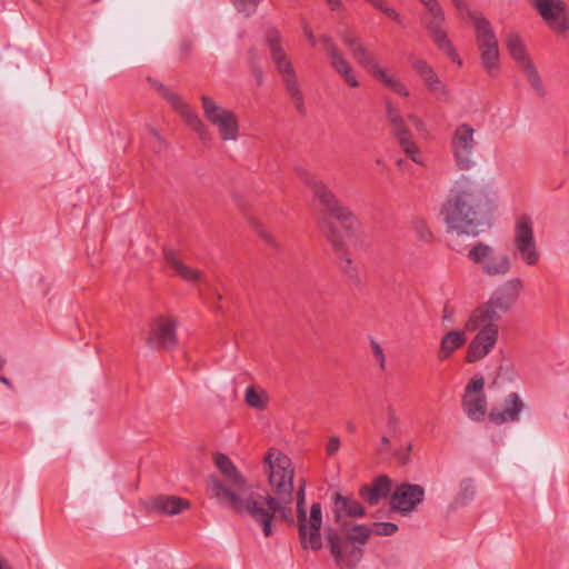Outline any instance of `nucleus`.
I'll list each match as a JSON object with an SVG mask.
<instances>
[{"label":"nucleus","mask_w":569,"mask_h":569,"mask_svg":"<svg viewBox=\"0 0 569 569\" xmlns=\"http://www.w3.org/2000/svg\"><path fill=\"white\" fill-rule=\"evenodd\" d=\"M412 69L419 74L428 90L440 101L450 100L448 87L439 79L430 64L421 59L411 60Z\"/></svg>","instance_id":"obj_22"},{"label":"nucleus","mask_w":569,"mask_h":569,"mask_svg":"<svg viewBox=\"0 0 569 569\" xmlns=\"http://www.w3.org/2000/svg\"><path fill=\"white\" fill-rule=\"evenodd\" d=\"M329 551L340 569H351L358 566L363 557V548L355 545L350 539L328 531L326 535Z\"/></svg>","instance_id":"obj_14"},{"label":"nucleus","mask_w":569,"mask_h":569,"mask_svg":"<svg viewBox=\"0 0 569 569\" xmlns=\"http://www.w3.org/2000/svg\"><path fill=\"white\" fill-rule=\"evenodd\" d=\"M250 57H251V63H252V72L257 79V82L258 84H261L262 83V71L260 68H257L253 66V62L254 60L257 59V51L256 50H250Z\"/></svg>","instance_id":"obj_44"},{"label":"nucleus","mask_w":569,"mask_h":569,"mask_svg":"<svg viewBox=\"0 0 569 569\" xmlns=\"http://www.w3.org/2000/svg\"><path fill=\"white\" fill-rule=\"evenodd\" d=\"M166 262L176 271V273L186 281H196L200 279V272L197 269H192L186 266L178 259V256L172 250L164 251Z\"/></svg>","instance_id":"obj_32"},{"label":"nucleus","mask_w":569,"mask_h":569,"mask_svg":"<svg viewBox=\"0 0 569 569\" xmlns=\"http://www.w3.org/2000/svg\"><path fill=\"white\" fill-rule=\"evenodd\" d=\"M426 9L428 11L426 29L431 34L438 48L441 49L447 56H449L452 61L461 64V60L459 59L452 42L448 38L446 30L442 28L446 19L442 7L439 2H436Z\"/></svg>","instance_id":"obj_16"},{"label":"nucleus","mask_w":569,"mask_h":569,"mask_svg":"<svg viewBox=\"0 0 569 569\" xmlns=\"http://www.w3.org/2000/svg\"><path fill=\"white\" fill-rule=\"evenodd\" d=\"M413 230L419 240L429 242L432 238V232L423 219L417 218L412 221Z\"/></svg>","instance_id":"obj_36"},{"label":"nucleus","mask_w":569,"mask_h":569,"mask_svg":"<svg viewBox=\"0 0 569 569\" xmlns=\"http://www.w3.org/2000/svg\"><path fill=\"white\" fill-rule=\"evenodd\" d=\"M214 462L220 472L227 478L230 489L236 492H242L246 489V480L234 467L230 458L223 453H219L214 458Z\"/></svg>","instance_id":"obj_27"},{"label":"nucleus","mask_w":569,"mask_h":569,"mask_svg":"<svg viewBox=\"0 0 569 569\" xmlns=\"http://www.w3.org/2000/svg\"><path fill=\"white\" fill-rule=\"evenodd\" d=\"M204 118L218 130L223 141H236L239 137L238 116L229 109L219 106L211 97L201 96Z\"/></svg>","instance_id":"obj_7"},{"label":"nucleus","mask_w":569,"mask_h":569,"mask_svg":"<svg viewBox=\"0 0 569 569\" xmlns=\"http://www.w3.org/2000/svg\"><path fill=\"white\" fill-rule=\"evenodd\" d=\"M495 200L483 187L469 180L458 182L443 203L441 214L450 231L477 236L491 216Z\"/></svg>","instance_id":"obj_2"},{"label":"nucleus","mask_w":569,"mask_h":569,"mask_svg":"<svg viewBox=\"0 0 569 569\" xmlns=\"http://www.w3.org/2000/svg\"><path fill=\"white\" fill-rule=\"evenodd\" d=\"M367 71L391 91L403 97L409 96V90L405 83L390 73L386 68L380 66L378 61H376Z\"/></svg>","instance_id":"obj_29"},{"label":"nucleus","mask_w":569,"mask_h":569,"mask_svg":"<svg viewBox=\"0 0 569 569\" xmlns=\"http://www.w3.org/2000/svg\"><path fill=\"white\" fill-rule=\"evenodd\" d=\"M535 8L546 21V23L556 31H563L569 28L565 18V8L559 0H532Z\"/></svg>","instance_id":"obj_23"},{"label":"nucleus","mask_w":569,"mask_h":569,"mask_svg":"<svg viewBox=\"0 0 569 569\" xmlns=\"http://www.w3.org/2000/svg\"><path fill=\"white\" fill-rule=\"evenodd\" d=\"M372 533L377 536H392L398 531V526L393 522H376L370 527Z\"/></svg>","instance_id":"obj_38"},{"label":"nucleus","mask_w":569,"mask_h":569,"mask_svg":"<svg viewBox=\"0 0 569 569\" xmlns=\"http://www.w3.org/2000/svg\"><path fill=\"white\" fill-rule=\"evenodd\" d=\"M327 4L331 8V10H339L342 6L341 0H326Z\"/></svg>","instance_id":"obj_48"},{"label":"nucleus","mask_w":569,"mask_h":569,"mask_svg":"<svg viewBox=\"0 0 569 569\" xmlns=\"http://www.w3.org/2000/svg\"><path fill=\"white\" fill-rule=\"evenodd\" d=\"M460 486H461V491L459 493L458 501H460L461 503H465L473 497L475 491H473L472 481L469 479L463 480Z\"/></svg>","instance_id":"obj_40"},{"label":"nucleus","mask_w":569,"mask_h":569,"mask_svg":"<svg viewBox=\"0 0 569 569\" xmlns=\"http://www.w3.org/2000/svg\"><path fill=\"white\" fill-rule=\"evenodd\" d=\"M475 134L476 130L466 122L458 124L452 131L450 147L455 163L460 170H470L476 164L478 142Z\"/></svg>","instance_id":"obj_9"},{"label":"nucleus","mask_w":569,"mask_h":569,"mask_svg":"<svg viewBox=\"0 0 569 569\" xmlns=\"http://www.w3.org/2000/svg\"><path fill=\"white\" fill-rule=\"evenodd\" d=\"M284 89L299 114H306L305 96L301 90L296 70L281 74Z\"/></svg>","instance_id":"obj_31"},{"label":"nucleus","mask_w":569,"mask_h":569,"mask_svg":"<svg viewBox=\"0 0 569 569\" xmlns=\"http://www.w3.org/2000/svg\"><path fill=\"white\" fill-rule=\"evenodd\" d=\"M475 34L482 67L490 77H495L499 69V46L489 20L477 19Z\"/></svg>","instance_id":"obj_10"},{"label":"nucleus","mask_w":569,"mask_h":569,"mask_svg":"<svg viewBox=\"0 0 569 569\" xmlns=\"http://www.w3.org/2000/svg\"><path fill=\"white\" fill-rule=\"evenodd\" d=\"M305 183L311 189L315 198L326 211V214L319 218L321 233L339 254L341 269L350 277H356L357 271L352 267V261L346 251L345 242L331 218L340 222L350 234H355L359 228L360 223L358 218L336 197L328 184L322 180L307 176Z\"/></svg>","instance_id":"obj_3"},{"label":"nucleus","mask_w":569,"mask_h":569,"mask_svg":"<svg viewBox=\"0 0 569 569\" xmlns=\"http://www.w3.org/2000/svg\"><path fill=\"white\" fill-rule=\"evenodd\" d=\"M390 491L391 481L389 477L381 475L375 478L371 483L363 485L359 490V495L368 505L376 506L387 498Z\"/></svg>","instance_id":"obj_26"},{"label":"nucleus","mask_w":569,"mask_h":569,"mask_svg":"<svg viewBox=\"0 0 569 569\" xmlns=\"http://www.w3.org/2000/svg\"><path fill=\"white\" fill-rule=\"evenodd\" d=\"M410 450H411V446L409 445L406 449H401V450L396 451V457L398 458V460L401 463L405 465V463H407L409 461Z\"/></svg>","instance_id":"obj_45"},{"label":"nucleus","mask_w":569,"mask_h":569,"mask_svg":"<svg viewBox=\"0 0 569 569\" xmlns=\"http://www.w3.org/2000/svg\"><path fill=\"white\" fill-rule=\"evenodd\" d=\"M264 41L269 48L271 60L276 64L280 74L295 70L291 61L283 50L281 34L277 29H268L266 31Z\"/></svg>","instance_id":"obj_25"},{"label":"nucleus","mask_w":569,"mask_h":569,"mask_svg":"<svg viewBox=\"0 0 569 569\" xmlns=\"http://www.w3.org/2000/svg\"><path fill=\"white\" fill-rule=\"evenodd\" d=\"M0 569H11L6 565V562L0 558Z\"/></svg>","instance_id":"obj_55"},{"label":"nucleus","mask_w":569,"mask_h":569,"mask_svg":"<svg viewBox=\"0 0 569 569\" xmlns=\"http://www.w3.org/2000/svg\"><path fill=\"white\" fill-rule=\"evenodd\" d=\"M346 428L350 433H355L357 431V427L352 421H348Z\"/></svg>","instance_id":"obj_51"},{"label":"nucleus","mask_w":569,"mask_h":569,"mask_svg":"<svg viewBox=\"0 0 569 569\" xmlns=\"http://www.w3.org/2000/svg\"><path fill=\"white\" fill-rule=\"evenodd\" d=\"M231 2L239 12L250 16L257 10L260 0H231Z\"/></svg>","instance_id":"obj_37"},{"label":"nucleus","mask_w":569,"mask_h":569,"mask_svg":"<svg viewBox=\"0 0 569 569\" xmlns=\"http://www.w3.org/2000/svg\"><path fill=\"white\" fill-rule=\"evenodd\" d=\"M458 11V14L460 18L465 19V18H469L472 22H473V26L476 27V21L477 19H486L483 16L479 14V13H476L473 12L469 6L467 4V10H457Z\"/></svg>","instance_id":"obj_42"},{"label":"nucleus","mask_w":569,"mask_h":569,"mask_svg":"<svg viewBox=\"0 0 569 569\" xmlns=\"http://www.w3.org/2000/svg\"><path fill=\"white\" fill-rule=\"evenodd\" d=\"M525 402L517 392L509 393L502 401V407H492L488 413L489 421L493 425L516 422L520 419V412L525 409Z\"/></svg>","instance_id":"obj_21"},{"label":"nucleus","mask_w":569,"mask_h":569,"mask_svg":"<svg viewBox=\"0 0 569 569\" xmlns=\"http://www.w3.org/2000/svg\"><path fill=\"white\" fill-rule=\"evenodd\" d=\"M348 50L357 60V62L366 70L372 67V64L377 61L375 56L365 47L360 38H358L356 42H353L352 46L348 48Z\"/></svg>","instance_id":"obj_33"},{"label":"nucleus","mask_w":569,"mask_h":569,"mask_svg":"<svg viewBox=\"0 0 569 569\" xmlns=\"http://www.w3.org/2000/svg\"><path fill=\"white\" fill-rule=\"evenodd\" d=\"M0 382L4 383L8 387H11L10 380L4 376H0Z\"/></svg>","instance_id":"obj_54"},{"label":"nucleus","mask_w":569,"mask_h":569,"mask_svg":"<svg viewBox=\"0 0 569 569\" xmlns=\"http://www.w3.org/2000/svg\"><path fill=\"white\" fill-rule=\"evenodd\" d=\"M246 403L258 410H263L268 406V395L264 390H257L253 386H249L244 393Z\"/></svg>","instance_id":"obj_34"},{"label":"nucleus","mask_w":569,"mask_h":569,"mask_svg":"<svg viewBox=\"0 0 569 569\" xmlns=\"http://www.w3.org/2000/svg\"><path fill=\"white\" fill-rule=\"evenodd\" d=\"M467 341L465 330H450L442 336L437 353L439 360L449 359Z\"/></svg>","instance_id":"obj_30"},{"label":"nucleus","mask_w":569,"mask_h":569,"mask_svg":"<svg viewBox=\"0 0 569 569\" xmlns=\"http://www.w3.org/2000/svg\"><path fill=\"white\" fill-rule=\"evenodd\" d=\"M264 462L269 469V483L274 497L252 493L241 498L217 478L209 480V488L220 503L239 513L248 515L261 529L262 535L269 538L274 533L277 522L287 519L291 513L289 505L293 498V468L286 455L272 449L268 451Z\"/></svg>","instance_id":"obj_1"},{"label":"nucleus","mask_w":569,"mask_h":569,"mask_svg":"<svg viewBox=\"0 0 569 569\" xmlns=\"http://www.w3.org/2000/svg\"><path fill=\"white\" fill-rule=\"evenodd\" d=\"M451 1H452L453 7L457 10H467V3L465 2V0H451Z\"/></svg>","instance_id":"obj_50"},{"label":"nucleus","mask_w":569,"mask_h":569,"mask_svg":"<svg viewBox=\"0 0 569 569\" xmlns=\"http://www.w3.org/2000/svg\"><path fill=\"white\" fill-rule=\"evenodd\" d=\"M320 42L322 43L323 50L330 59V64L336 72L345 79L348 86L352 88L359 87V82L352 72L349 61L345 58L343 53L333 42L331 37L325 34L320 38Z\"/></svg>","instance_id":"obj_20"},{"label":"nucleus","mask_w":569,"mask_h":569,"mask_svg":"<svg viewBox=\"0 0 569 569\" xmlns=\"http://www.w3.org/2000/svg\"><path fill=\"white\" fill-rule=\"evenodd\" d=\"M485 379L481 375H475L467 383L461 405L463 412L472 420L480 422L487 415V397L483 392Z\"/></svg>","instance_id":"obj_15"},{"label":"nucleus","mask_w":569,"mask_h":569,"mask_svg":"<svg viewBox=\"0 0 569 569\" xmlns=\"http://www.w3.org/2000/svg\"><path fill=\"white\" fill-rule=\"evenodd\" d=\"M335 516L339 521L340 517L360 518L365 516V508L351 496H343L340 492L333 495Z\"/></svg>","instance_id":"obj_28"},{"label":"nucleus","mask_w":569,"mask_h":569,"mask_svg":"<svg viewBox=\"0 0 569 569\" xmlns=\"http://www.w3.org/2000/svg\"><path fill=\"white\" fill-rule=\"evenodd\" d=\"M408 119L416 126L417 129H422L423 121L415 114H410Z\"/></svg>","instance_id":"obj_47"},{"label":"nucleus","mask_w":569,"mask_h":569,"mask_svg":"<svg viewBox=\"0 0 569 569\" xmlns=\"http://www.w3.org/2000/svg\"><path fill=\"white\" fill-rule=\"evenodd\" d=\"M425 489L419 485L402 483L396 488L391 496V509L406 516L423 501Z\"/></svg>","instance_id":"obj_19"},{"label":"nucleus","mask_w":569,"mask_h":569,"mask_svg":"<svg viewBox=\"0 0 569 569\" xmlns=\"http://www.w3.org/2000/svg\"><path fill=\"white\" fill-rule=\"evenodd\" d=\"M261 236L268 241V242H271V239L269 238V236L264 234V233H261Z\"/></svg>","instance_id":"obj_56"},{"label":"nucleus","mask_w":569,"mask_h":569,"mask_svg":"<svg viewBox=\"0 0 569 569\" xmlns=\"http://www.w3.org/2000/svg\"><path fill=\"white\" fill-rule=\"evenodd\" d=\"M426 8L432 6V3L438 2V0H420Z\"/></svg>","instance_id":"obj_53"},{"label":"nucleus","mask_w":569,"mask_h":569,"mask_svg":"<svg viewBox=\"0 0 569 569\" xmlns=\"http://www.w3.org/2000/svg\"><path fill=\"white\" fill-rule=\"evenodd\" d=\"M149 81L150 84L158 91V93L181 116L184 122L198 133L201 141H210L211 134L207 126L178 93L171 91L167 86L158 80L150 79Z\"/></svg>","instance_id":"obj_12"},{"label":"nucleus","mask_w":569,"mask_h":569,"mask_svg":"<svg viewBox=\"0 0 569 569\" xmlns=\"http://www.w3.org/2000/svg\"><path fill=\"white\" fill-rule=\"evenodd\" d=\"M146 506L151 512L164 516H176L190 509V501L177 496L158 495L150 498Z\"/></svg>","instance_id":"obj_24"},{"label":"nucleus","mask_w":569,"mask_h":569,"mask_svg":"<svg viewBox=\"0 0 569 569\" xmlns=\"http://www.w3.org/2000/svg\"><path fill=\"white\" fill-rule=\"evenodd\" d=\"M389 425H390L391 427H395V426L397 425V418H396V416H395L393 413H391V415L389 416Z\"/></svg>","instance_id":"obj_52"},{"label":"nucleus","mask_w":569,"mask_h":569,"mask_svg":"<svg viewBox=\"0 0 569 569\" xmlns=\"http://www.w3.org/2000/svg\"><path fill=\"white\" fill-rule=\"evenodd\" d=\"M371 533L372 530L370 527L365 525H355L345 537L350 539L355 545L363 548Z\"/></svg>","instance_id":"obj_35"},{"label":"nucleus","mask_w":569,"mask_h":569,"mask_svg":"<svg viewBox=\"0 0 569 569\" xmlns=\"http://www.w3.org/2000/svg\"><path fill=\"white\" fill-rule=\"evenodd\" d=\"M303 32H305V36L307 37L308 41L310 42V44L316 46L317 40H316V37L309 26L306 24L303 27Z\"/></svg>","instance_id":"obj_46"},{"label":"nucleus","mask_w":569,"mask_h":569,"mask_svg":"<svg viewBox=\"0 0 569 569\" xmlns=\"http://www.w3.org/2000/svg\"><path fill=\"white\" fill-rule=\"evenodd\" d=\"M370 348H371L373 357L376 358L377 362L379 363L380 369L385 370L387 360H386V355H385L382 347L375 339L371 338L370 339Z\"/></svg>","instance_id":"obj_39"},{"label":"nucleus","mask_w":569,"mask_h":569,"mask_svg":"<svg viewBox=\"0 0 569 569\" xmlns=\"http://www.w3.org/2000/svg\"><path fill=\"white\" fill-rule=\"evenodd\" d=\"M513 256L527 266H536L540 260L537 247L533 221L530 216L521 214L516 219L513 227Z\"/></svg>","instance_id":"obj_8"},{"label":"nucleus","mask_w":569,"mask_h":569,"mask_svg":"<svg viewBox=\"0 0 569 569\" xmlns=\"http://www.w3.org/2000/svg\"><path fill=\"white\" fill-rule=\"evenodd\" d=\"M506 46L512 59L523 70L531 87L537 91L539 96H543L545 92L542 81L533 63L530 61L526 51L525 43L519 34L509 33L506 39Z\"/></svg>","instance_id":"obj_17"},{"label":"nucleus","mask_w":569,"mask_h":569,"mask_svg":"<svg viewBox=\"0 0 569 569\" xmlns=\"http://www.w3.org/2000/svg\"><path fill=\"white\" fill-rule=\"evenodd\" d=\"M338 36L347 48H350L353 42L359 38L355 31L345 28L338 31Z\"/></svg>","instance_id":"obj_41"},{"label":"nucleus","mask_w":569,"mask_h":569,"mask_svg":"<svg viewBox=\"0 0 569 569\" xmlns=\"http://www.w3.org/2000/svg\"><path fill=\"white\" fill-rule=\"evenodd\" d=\"M386 112L391 128V133L396 138L399 147L410 160L415 163L422 164L419 148L400 111L390 101H387Z\"/></svg>","instance_id":"obj_13"},{"label":"nucleus","mask_w":569,"mask_h":569,"mask_svg":"<svg viewBox=\"0 0 569 569\" xmlns=\"http://www.w3.org/2000/svg\"><path fill=\"white\" fill-rule=\"evenodd\" d=\"M465 331H476V336L469 342L466 361L475 363L487 357L497 346L499 338V325L489 318H485L475 311H471L465 322Z\"/></svg>","instance_id":"obj_4"},{"label":"nucleus","mask_w":569,"mask_h":569,"mask_svg":"<svg viewBox=\"0 0 569 569\" xmlns=\"http://www.w3.org/2000/svg\"><path fill=\"white\" fill-rule=\"evenodd\" d=\"M6 363V360L3 358L0 359V368L2 369Z\"/></svg>","instance_id":"obj_57"},{"label":"nucleus","mask_w":569,"mask_h":569,"mask_svg":"<svg viewBox=\"0 0 569 569\" xmlns=\"http://www.w3.org/2000/svg\"><path fill=\"white\" fill-rule=\"evenodd\" d=\"M523 288V281L520 278H511L501 283L488 301L479 305L472 311L498 322L501 316L513 307Z\"/></svg>","instance_id":"obj_6"},{"label":"nucleus","mask_w":569,"mask_h":569,"mask_svg":"<svg viewBox=\"0 0 569 569\" xmlns=\"http://www.w3.org/2000/svg\"><path fill=\"white\" fill-rule=\"evenodd\" d=\"M468 259L481 266L483 274L502 277L511 270V259L506 253H498L491 246L477 242L468 252Z\"/></svg>","instance_id":"obj_11"},{"label":"nucleus","mask_w":569,"mask_h":569,"mask_svg":"<svg viewBox=\"0 0 569 569\" xmlns=\"http://www.w3.org/2000/svg\"><path fill=\"white\" fill-rule=\"evenodd\" d=\"M297 518L301 547L306 550L319 551L322 548L321 527L322 509L319 502H313L310 516L305 509V487L300 486L297 492Z\"/></svg>","instance_id":"obj_5"},{"label":"nucleus","mask_w":569,"mask_h":569,"mask_svg":"<svg viewBox=\"0 0 569 569\" xmlns=\"http://www.w3.org/2000/svg\"><path fill=\"white\" fill-rule=\"evenodd\" d=\"M340 449V439L339 437H330L329 440H328V443H327V453L329 456H333L336 455Z\"/></svg>","instance_id":"obj_43"},{"label":"nucleus","mask_w":569,"mask_h":569,"mask_svg":"<svg viewBox=\"0 0 569 569\" xmlns=\"http://www.w3.org/2000/svg\"><path fill=\"white\" fill-rule=\"evenodd\" d=\"M177 323L171 317L160 316L150 326L147 343L152 349L171 350L177 347Z\"/></svg>","instance_id":"obj_18"},{"label":"nucleus","mask_w":569,"mask_h":569,"mask_svg":"<svg viewBox=\"0 0 569 569\" xmlns=\"http://www.w3.org/2000/svg\"><path fill=\"white\" fill-rule=\"evenodd\" d=\"M390 440L388 437H382L380 441V447L378 448L379 452H383L389 447Z\"/></svg>","instance_id":"obj_49"}]
</instances>
